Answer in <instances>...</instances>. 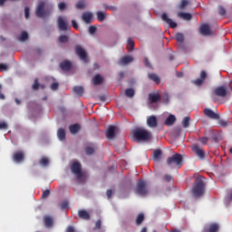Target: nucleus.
Instances as JSON below:
<instances>
[{"label":"nucleus","instance_id":"1","mask_svg":"<svg viewBox=\"0 0 232 232\" xmlns=\"http://www.w3.org/2000/svg\"><path fill=\"white\" fill-rule=\"evenodd\" d=\"M53 10V5H47L44 1H41L35 10V15L36 17H39L40 19H44V17H48L50 14H52V11Z\"/></svg>","mask_w":232,"mask_h":232},{"label":"nucleus","instance_id":"2","mask_svg":"<svg viewBox=\"0 0 232 232\" xmlns=\"http://www.w3.org/2000/svg\"><path fill=\"white\" fill-rule=\"evenodd\" d=\"M134 138L138 142H148L153 139L151 132L146 129L138 128L133 131Z\"/></svg>","mask_w":232,"mask_h":232},{"label":"nucleus","instance_id":"3","mask_svg":"<svg viewBox=\"0 0 232 232\" xmlns=\"http://www.w3.org/2000/svg\"><path fill=\"white\" fill-rule=\"evenodd\" d=\"M204 191H206V183L204 182V179L201 176L196 178L194 186L192 188V195L195 197H202L204 195Z\"/></svg>","mask_w":232,"mask_h":232},{"label":"nucleus","instance_id":"4","mask_svg":"<svg viewBox=\"0 0 232 232\" xmlns=\"http://www.w3.org/2000/svg\"><path fill=\"white\" fill-rule=\"evenodd\" d=\"M71 171L75 175L78 182H86V178L82 173V165L81 163L75 161L72 164Z\"/></svg>","mask_w":232,"mask_h":232},{"label":"nucleus","instance_id":"5","mask_svg":"<svg viewBox=\"0 0 232 232\" xmlns=\"http://www.w3.org/2000/svg\"><path fill=\"white\" fill-rule=\"evenodd\" d=\"M228 93L229 92H227V89L226 88V86L221 85L214 89L211 94V99L213 102H217V101H218V98L217 97H221L222 99H224V97H227Z\"/></svg>","mask_w":232,"mask_h":232},{"label":"nucleus","instance_id":"6","mask_svg":"<svg viewBox=\"0 0 232 232\" xmlns=\"http://www.w3.org/2000/svg\"><path fill=\"white\" fill-rule=\"evenodd\" d=\"M183 158L181 154L175 153L171 157L167 159L168 166H177L178 168H182Z\"/></svg>","mask_w":232,"mask_h":232},{"label":"nucleus","instance_id":"7","mask_svg":"<svg viewBox=\"0 0 232 232\" xmlns=\"http://www.w3.org/2000/svg\"><path fill=\"white\" fill-rule=\"evenodd\" d=\"M136 193L144 197L148 195V188H146V182L144 180H139L136 187Z\"/></svg>","mask_w":232,"mask_h":232},{"label":"nucleus","instance_id":"8","mask_svg":"<svg viewBox=\"0 0 232 232\" xmlns=\"http://www.w3.org/2000/svg\"><path fill=\"white\" fill-rule=\"evenodd\" d=\"M75 53L76 55H78L81 61H83V63H88V54L86 53V51L82 48V46L76 45Z\"/></svg>","mask_w":232,"mask_h":232},{"label":"nucleus","instance_id":"9","mask_svg":"<svg viewBox=\"0 0 232 232\" xmlns=\"http://www.w3.org/2000/svg\"><path fill=\"white\" fill-rule=\"evenodd\" d=\"M57 24L59 30H61L62 32H66V30H68V22L64 20L63 16L58 17Z\"/></svg>","mask_w":232,"mask_h":232},{"label":"nucleus","instance_id":"10","mask_svg":"<svg viewBox=\"0 0 232 232\" xmlns=\"http://www.w3.org/2000/svg\"><path fill=\"white\" fill-rule=\"evenodd\" d=\"M161 19L162 21H164V23H167V24H169V28H177V23L173 22V20L169 18V16H168V14L163 13L161 14Z\"/></svg>","mask_w":232,"mask_h":232},{"label":"nucleus","instance_id":"11","mask_svg":"<svg viewBox=\"0 0 232 232\" xmlns=\"http://www.w3.org/2000/svg\"><path fill=\"white\" fill-rule=\"evenodd\" d=\"M147 126H149V128H157L159 126V121L155 115H151L147 118Z\"/></svg>","mask_w":232,"mask_h":232},{"label":"nucleus","instance_id":"12","mask_svg":"<svg viewBox=\"0 0 232 232\" xmlns=\"http://www.w3.org/2000/svg\"><path fill=\"white\" fill-rule=\"evenodd\" d=\"M204 113L206 117H208V119H213L214 121H218V119H220V115L218 113H215L211 109H205Z\"/></svg>","mask_w":232,"mask_h":232},{"label":"nucleus","instance_id":"13","mask_svg":"<svg viewBox=\"0 0 232 232\" xmlns=\"http://www.w3.org/2000/svg\"><path fill=\"white\" fill-rule=\"evenodd\" d=\"M161 99V96L159 92H151L149 94V101L151 104H157Z\"/></svg>","mask_w":232,"mask_h":232},{"label":"nucleus","instance_id":"14","mask_svg":"<svg viewBox=\"0 0 232 232\" xmlns=\"http://www.w3.org/2000/svg\"><path fill=\"white\" fill-rule=\"evenodd\" d=\"M59 66L63 72H70L72 70V62L65 60Z\"/></svg>","mask_w":232,"mask_h":232},{"label":"nucleus","instance_id":"15","mask_svg":"<svg viewBox=\"0 0 232 232\" xmlns=\"http://www.w3.org/2000/svg\"><path fill=\"white\" fill-rule=\"evenodd\" d=\"M13 160L17 162V164L23 162L24 160V153H23V151L14 152L13 155Z\"/></svg>","mask_w":232,"mask_h":232},{"label":"nucleus","instance_id":"16","mask_svg":"<svg viewBox=\"0 0 232 232\" xmlns=\"http://www.w3.org/2000/svg\"><path fill=\"white\" fill-rule=\"evenodd\" d=\"M130 63H133V57L128 55L121 57L118 62V64H120V66H126V64H130Z\"/></svg>","mask_w":232,"mask_h":232},{"label":"nucleus","instance_id":"17","mask_svg":"<svg viewBox=\"0 0 232 232\" xmlns=\"http://www.w3.org/2000/svg\"><path fill=\"white\" fill-rule=\"evenodd\" d=\"M115 126L111 125L108 128L106 131V137L108 140H113L115 139Z\"/></svg>","mask_w":232,"mask_h":232},{"label":"nucleus","instance_id":"18","mask_svg":"<svg viewBox=\"0 0 232 232\" xmlns=\"http://www.w3.org/2000/svg\"><path fill=\"white\" fill-rule=\"evenodd\" d=\"M200 34L201 35H211V29L209 28V24H204L200 26Z\"/></svg>","mask_w":232,"mask_h":232},{"label":"nucleus","instance_id":"19","mask_svg":"<svg viewBox=\"0 0 232 232\" xmlns=\"http://www.w3.org/2000/svg\"><path fill=\"white\" fill-rule=\"evenodd\" d=\"M194 153H196L197 157L200 159V160H204V157H206V154L204 153V150L200 149L198 146H196L193 148Z\"/></svg>","mask_w":232,"mask_h":232},{"label":"nucleus","instance_id":"20","mask_svg":"<svg viewBox=\"0 0 232 232\" xmlns=\"http://www.w3.org/2000/svg\"><path fill=\"white\" fill-rule=\"evenodd\" d=\"M82 19L86 23V24H90V23H92V19H93V14L92 13L85 12L82 14Z\"/></svg>","mask_w":232,"mask_h":232},{"label":"nucleus","instance_id":"21","mask_svg":"<svg viewBox=\"0 0 232 232\" xmlns=\"http://www.w3.org/2000/svg\"><path fill=\"white\" fill-rule=\"evenodd\" d=\"M218 229H220V227L218 224L213 223L208 226V227L204 228L203 232H218Z\"/></svg>","mask_w":232,"mask_h":232},{"label":"nucleus","instance_id":"22","mask_svg":"<svg viewBox=\"0 0 232 232\" xmlns=\"http://www.w3.org/2000/svg\"><path fill=\"white\" fill-rule=\"evenodd\" d=\"M78 217L79 218H82V220H90V213L84 209H80L78 211Z\"/></svg>","mask_w":232,"mask_h":232},{"label":"nucleus","instance_id":"23","mask_svg":"<svg viewBox=\"0 0 232 232\" xmlns=\"http://www.w3.org/2000/svg\"><path fill=\"white\" fill-rule=\"evenodd\" d=\"M44 223L45 227H52V226H53V218H52L50 216H44Z\"/></svg>","mask_w":232,"mask_h":232},{"label":"nucleus","instance_id":"24","mask_svg":"<svg viewBox=\"0 0 232 232\" xmlns=\"http://www.w3.org/2000/svg\"><path fill=\"white\" fill-rule=\"evenodd\" d=\"M175 121H177L175 115L170 114L165 121V126H173V124H175Z\"/></svg>","mask_w":232,"mask_h":232},{"label":"nucleus","instance_id":"25","mask_svg":"<svg viewBox=\"0 0 232 232\" xmlns=\"http://www.w3.org/2000/svg\"><path fill=\"white\" fill-rule=\"evenodd\" d=\"M179 17H180L181 19H184V21H191V19L193 18V15H191V14L189 13H179L178 14Z\"/></svg>","mask_w":232,"mask_h":232},{"label":"nucleus","instance_id":"26","mask_svg":"<svg viewBox=\"0 0 232 232\" xmlns=\"http://www.w3.org/2000/svg\"><path fill=\"white\" fill-rule=\"evenodd\" d=\"M102 81H103V78L102 76H101V74H96L92 79V82L94 86H99V84H102Z\"/></svg>","mask_w":232,"mask_h":232},{"label":"nucleus","instance_id":"27","mask_svg":"<svg viewBox=\"0 0 232 232\" xmlns=\"http://www.w3.org/2000/svg\"><path fill=\"white\" fill-rule=\"evenodd\" d=\"M73 92L79 97H82V95H84V88L82 86H74Z\"/></svg>","mask_w":232,"mask_h":232},{"label":"nucleus","instance_id":"28","mask_svg":"<svg viewBox=\"0 0 232 232\" xmlns=\"http://www.w3.org/2000/svg\"><path fill=\"white\" fill-rule=\"evenodd\" d=\"M80 130H81V125L77 123L72 124L69 127V131H71V133L72 134L79 133Z\"/></svg>","mask_w":232,"mask_h":232},{"label":"nucleus","instance_id":"29","mask_svg":"<svg viewBox=\"0 0 232 232\" xmlns=\"http://www.w3.org/2000/svg\"><path fill=\"white\" fill-rule=\"evenodd\" d=\"M57 136L59 140H66V131L64 129H59L57 131Z\"/></svg>","mask_w":232,"mask_h":232},{"label":"nucleus","instance_id":"30","mask_svg":"<svg viewBox=\"0 0 232 232\" xmlns=\"http://www.w3.org/2000/svg\"><path fill=\"white\" fill-rule=\"evenodd\" d=\"M160 157H162V150H154V152H153V160H155V162H157V161H159Z\"/></svg>","mask_w":232,"mask_h":232},{"label":"nucleus","instance_id":"31","mask_svg":"<svg viewBox=\"0 0 232 232\" xmlns=\"http://www.w3.org/2000/svg\"><path fill=\"white\" fill-rule=\"evenodd\" d=\"M148 77L149 79H150V81H153L154 82H156V84H160V78H159L157 74L149 73Z\"/></svg>","mask_w":232,"mask_h":232},{"label":"nucleus","instance_id":"32","mask_svg":"<svg viewBox=\"0 0 232 232\" xmlns=\"http://www.w3.org/2000/svg\"><path fill=\"white\" fill-rule=\"evenodd\" d=\"M125 95L126 97H129L130 99L135 97V90L130 88L125 90Z\"/></svg>","mask_w":232,"mask_h":232},{"label":"nucleus","instance_id":"33","mask_svg":"<svg viewBox=\"0 0 232 232\" xmlns=\"http://www.w3.org/2000/svg\"><path fill=\"white\" fill-rule=\"evenodd\" d=\"M39 164H40V166H44V168H46V166H48V164H50V160H48V158H46V157H43L39 160Z\"/></svg>","mask_w":232,"mask_h":232},{"label":"nucleus","instance_id":"34","mask_svg":"<svg viewBox=\"0 0 232 232\" xmlns=\"http://www.w3.org/2000/svg\"><path fill=\"white\" fill-rule=\"evenodd\" d=\"M144 222V215L140 213L136 218V226H140Z\"/></svg>","mask_w":232,"mask_h":232},{"label":"nucleus","instance_id":"35","mask_svg":"<svg viewBox=\"0 0 232 232\" xmlns=\"http://www.w3.org/2000/svg\"><path fill=\"white\" fill-rule=\"evenodd\" d=\"M97 19L98 21H100V23H102V21H104V19H106V14H104V13L98 11L97 14Z\"/></svg>","mask_w":232,"mask_h":232},{"label":"nucleus","instance_id":"36","mask_svg":"<svg viewBox=\"0 0 232 232\" xmlns=\"http://www.w3.org/2000/svg\"><path fill=\"white\" fill-rule=\"evenodd\" d=\"M134 46H135V43L133 42V39L129 38L128 44H127L128 50H130V52L133 51Z\"/></svg>","mask_w":232,"mask_h":232},{"label":"nucleus","instance_id":"37","mask_svg":"<svg viewBox=\"0 0 232 232\" xmlns=\"http://www.w3.org/2000/svg\"><path fill=\"white\" fill-rule=\"evenodd\" d=\"M69 37L66 34L60 35L58 38V43H68Z\"/></svg>","mask_w":232,"mask_h":232},{"label":"nucleus","instance_id":"38","mask_svg":"<svg viewBox=\"0 0 232 232\" xmlns=\"http://www.w3.org/2000/svg\"><path fill=\"white\" fill-rule=\"evenodd\" d=\"M175 37L178 43H184V34L182 33H178Z\"/></svg>","mask_w":232,"mask_h":232},{"label":"nucleus","instance_id":"39","mask_svg":"<svg viewBox=\"0 0 232 232\" xmlns=\"http://www.w3.org/2000/svg\"><path fill=\"white\" fill-rule=\"evenodd\" d=\"M183 128H189V116H187L182 121Z\"/></svg>","mask_w":232,"mask_h":232},{"label":"nucleus","instance_id":"40","mask_svg":"<svg viewBox=\"0 0 232 232\" xmlns=\"http://www.w3.org/2000/svg\"><path fill=\"white\" fill-rule=\"evenodd\" d=\"M218 124L221 128H227V124H229V121L219 120Z\"/></svg>","mask_w":232,"mask_h":232},{"label":"nucleus","instance_id":"41","mask_svg":"<svg viewBox=\"0 0 232 232\" xmlns=\"http://www.w3.org/2000/svg\"><path fill=\"white\" fill-rule=\"evenodd\" d=\"M188 5H189V1L181 0V3L179 5V10H184V8H186V6H188Z\"/></svg>","mask_w":232,"mask_h":232},{"label":"nucleus","instance_id":"42","mask_svg":"<svg viewBox=\"0 0 232 232\" xmlns=\"http://www.w3.org/2000/svg\"><path fill=\"white\" fill-rule=\"evenodd\" d=\"M85 153L86 155H93V153H95V149H93L92 147H86Z\"/></svg>","mask_w":232,"mask_h":232},{"label":"nucleus","instance_id":"43","mask_svg":"<svg viewBox=\"0 0 232 232\" xmlns=\"http://www.w3.org/2000/svg\"><path fill=\"white\" fill-rule=\"evenodd\" d=\"M20 41H26L28 39V33L26 32H22L21 35L18 37Z\"/></svg>","mask_w":232,"mask_h":232},{"label":"nucleus","instance_id":"44","mask_svg":"<svg viewBox=\"0 0 232 232\" xmlns=\"http://www.w3.org/2000/svg\"><path fill=\"white\" fill-rule=\"evenodd\" d=\"M218 12L220 15H226V8H224V6L222 5H219L218 8Z\"/></svg>","mask_w":232,"mask_h":232},{"label":"nucleus","instance_id":"45","mask_svg":"<svg viewBox=\"0 0 232 232\" xmlns=\"http://www.w3.org/2000/svg\"><path fill=\"white\" fill-rule=\"evenodd\" d=\"M84 6H85L84 1H79L76 4V8H78V10H82V8H84Z\"/></svg>","mask_w":232,"mask_h":232},{"label":"nucleus","instance_id":"46","mask_svg":"<svg viewBox=\"0 0 232 232\" xmlns=\"http://www.w3.org/2000/svg\"><path fill=\"white\" fill-rule=\"evenodd\" d=\"M33 90H39V80L38 79H34V84L32 86Z\"/></svg>","mask_w":232,"mask_h":232},{"label":"nucleus","instance_id":"47","mask_svg":"<svg viewBox=\"0 0 232 232\" xmlns=\"http://www.w3.org/2000/svg\"><path fill=\"white\" fill-rule=\"evenodd\" d=\"M8 71V65L5 63H0V72H6Z\"/></svg>","mask_w":232,"mask_h":232},{"label":"nucleus","instance_id":"48","mask_svg":"<svg viewBox=\"0 0 232 232\" xmlns=\"http://www.w3.org/2000/svg\"><path fill=\"white\" fill-rule=\"evenodd\" d=\"M58 8L61 12H63V10H66V4L64 2H61L59 5H58Z\"/></svg>","mask_w":232,"mask_h":232},{"label":"nucleus","instance_id":"49","mask_svg":"<svg viewBox=\"0 0 232 232\" xmlns=\"http://www.w3.org/2000/svg\"><path fill=\"white\" fill-rule=\"evenodd\" d=\"M48 197H50V190L49 189L44 190L42 194V198H48Z\"/></svg>","mask_w":232,"mask_h":232},{"label":"nucleus","instance_id":"50","mask_svg":"<svg viewBox=\"0 0 232 232\" xmlns=\"http://www.w3.org/2000/svg\"><path fill=\"white\" fill-rule=\"evenodd\" d=\"M8 129V124L5 121L0 122V130H7Z\"/></svg>","mask_w":232,"mask_h":232},{"label":"nucleus","instance_id":"51","mask_svg":"<svg viewBox=\"0 0 232 232\" xmlns=\"http://www.w3.org/2000/svg\"><path fill=\"white\" fill-rule=\"evenodd\" d=\"M102 226V221L101 219H98L95 223V229H101Z\"/></svg>","mask_w":232,"mask_h":232},{"label":"nucleus","instance_id":"52","mask_svg":"<svg viewBox=\"0 0 232 232\" xmlns=\"http://www.w3.org/2000/svg\"><path fill=\"white\" fill-rule=\"evenodd\" d=\"M61 209H68V201H63L60 205Z\"/></svg>","mask_w":232,"mask_h":232},{"label":"nucleus","instance_id":"53","mask_svg":"<svg viewBox=\"0 0 232 232\" xmlns=\"http://www.w3.org/2000/svg\"><path fill=\"white\" fill-rule=\"evenodd\" d=\"M95 32H97V27H95L94 25H91L89 27V34H93Z\"/></svg>","mask_w":232,"mask_h":232},{"label":"nucleus","instance_id":"54","mask_svg":"<svg viewBox=\"0 0 232 232\" xmlns=\"http://www.w3.org/2000/svg\"><path fill=\"white\" fill-rule=\"evenodd\" d=\"M24 17H25V19H28V17H30V8L29 7L24 8Z\"/></svg>","mask_w":232,"mask_h":232},{"label":"nucleus","instance_id":"55","mask_svg":"<svg viewBox=\"0 0 232 232\" xmlns=\"http://www.w3.org/2000/svg\"><path fill=\"white\" fill-rule=\"evenodd\" d=\"M58 88H59V83L53 82L51 84V90H53V92H55V90H58Z\"/></svg>","mask_w":232,"mask_h":232},{"label":"nucleus","instance_id":"56","mask_svg":"<svg viewBox=\"0 0 232 232\" xmlns=\"http://www.w3.org/2000/svg\"><path fill=\"white\" fill-rule=\"evenodd\" d=\"M144 64L147 68H151V63H150V60H148V58H144Z\"/></svg>","mask_w":232,"mask_h":232},{"label":"nucleus","instance_id":"57","mask_svg":"<svg viewBox=\"0 0 232 232\" xmlns=\"http://www.w3.org/2000/svg\"><path fill=\"white\" fill-rule=\"evenodd\" d=\"M207 77H208V74L206 73V72L205 71H201V72H200V79L202 81H204V79H206Z\"/></svg>","mask_w":232,"mask_h":232},{"label":"nucleus","instance_id":"58","mask_svg":"<svg viewBox=\"0 0 232 232\" xmlns=\"http://www.w3.org/2000/svg\"><path fill=\"white\" fill-rule=\"evenodd\" d=\"M194 82L195 84H197V86H200L204 82V80H202L201 78L197 79Z\"/></svg>","mask_w":232,"mask_h":232},{"label":"nucleus","instance_id":"59","mask_svg":"<svg viewBox=\"0 0 232 232\" xmlns=\"http://www.w3.org/2000/svg\"><path fill=\"white\" fill-rule=\"evenodd\" d=\"M72 28H74V30H79V25L77 24V22L75 20L72 21Z\"/></svg>","mask_w":232,"mask_h":232},{"label":"nucleus","instance_id":"60","mask_svg":"<svg viewBox=\"0 0 232 232\" xmlns=\"http://www.w3.org/2000/svg\"><path fill=\"white\" fill-rule=\"evenodd\" d=\"M172 179L173 178L170 175L164 176V180H166V182H171Z\"/></svg>","mask_w":232,"mask_h":232},{"label":"nucleus","instance_id":"61","mask_svg":"<svg viewBox=\"0 0 232 232\" xmlns=\"http://www.w3.org/2000/svg\"><path fill=\"white\" fill-rule=\"evenodd\" d=\"M106 195H107L108 198H111V195H113V191L111 189H108L106 191Z\"/></svg>","mask_w":232,"mask_h":232},{"label":"nucleus","instance_id":"62","mask_svg":"<svg viewBox=\"0 0 232 232\" xmlns=\"http://www.w3.org/2000/svg\"><path fill=\"white\" fill-rule=\"evenodd\" d=\"M208 140H209V139L206 138V137H203L200 139V142L202 144H208Z\"/></svg>","mask_w":232,"mask_h":232},{"label":"nucleus","instance_id":"63","mask_svg":"<svg viewBox=\"0 0 232 232\" xmlns=\"http://www.w3.org/2000/svg\"><path fill=\"white\" fill-rule=\"evenodd\" d=\"M67 232H75V228L73 227H72V226H69L67 227Z\"/></svg>","mask_w":232,"mask_h":232},{"label":"nucleus","instance_id":"64","mask_svg":"<svg viewBox=\"0 0 232 232\" xmlns=\"http://www.w3.org/2000/svg\"><path fill=\"white\" fill-rule=\"evenodd\" d=\"M177 77H184V72H177Z\"/></svg>","mask_w":232,"mask_h":232}]
</instances>
